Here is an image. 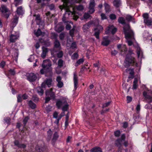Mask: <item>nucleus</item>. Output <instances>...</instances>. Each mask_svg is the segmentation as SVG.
<instances>
[{"label":"nucleus","instance_id":"obj_30","mask_svg":"<svg viewBox=\"0 0 152 152\" xmlns=\"http://www.w3.org/2000/svg\"><path fill=\"white\" fill-rule=\"evenodd\" d=\"M138 79L137 78H135L133 82V89H136L137 86V83Z\"/></svg>","mask_w":152,"mask_h":152},{"label":"nucleus","instance_id":"obj_24","mask_svg":"<svg viewBox=\"0 0 152 152\" xmlns=\"http://www.w3.org/2000/svg\"><path fill=\"white\" fill-rule=\"evenodd\" d=\"M90 151L91 152H102L101 148L99 147H96L92 148Z\"/></svg>","mask_w":152,"mask_h":152},{"label":"nucleus","instance_id":"obj_40","mask_svg":"<svg viewBox=\"0 0 152 152\" xmlns=\"http://www.w3.org/2000/svg\"><path fill=\"white\" fill-rule=\"evenodd\" d=\"M104 6L105 8V10L106 12H108L110 10V6L107 3H105L104 4Z\"/></svg>","mask_w":152,"mask_h":152},{"label":"nucleus","instance_id":"obj_31","mask_svg":"<svg viewBox=\"0 0 152 152\" xmlns=\"http://www.w3.org/2000/svg\"><path fill=\"white\" fill-rule=\"evenodd\" d=\"M84 61V60L83 58H81L79 59L75 63V66H77L79 65L80 64L82 63L83 61Z\"/></svg>","mask_w":152,"mask_h":152},{"label":"nucleus","instance_id":"obj_50","mask_svg":"<svg viewBox=\"0 0 152 152\" xmlns=\"http://www.w3.org/2000/svg\"><path fill=\"white\" fill-rule=\"evenodd\" d=\"M110 18L111 20H114L116 18V15L114 14H112L110 15Z\"/></svg>","mask_w":152,"mask_h":152},{"label":"nucleus","instance_id":"obj_47","mask_svg":"<svg viewBox=\"0 0 152 152\" xmlns=\"http://www.w3.org/2000/svg\"><path fill=\"white\" fill-rule=\"evenodd\" d=\"M32 99L34 102H37L39 100V99L36 95H34L32 97Z\"/></svg>","mask_w":152,"mask_h":152},{"label":"nucleus","instance_id":"obj_35","mask_svg":"<svg viewBox=\"0 0 152 152\" xmlns=\"http://www.w3.org/2000/svg\"><path fill=\"white\" fill-rule=\"evenodd\" d=\"M78 57V54L77 53H75L71 56V58L72 59H76Z\"/></svg>","mask_w":152,"mask_h":152},{"label":"nucleus","instance_id":"obj_62","mask_svg":"<svg viewBox=\"0 0 152 152\" xmlns=\"http://www.w3.org/2000/svg\"><path fill=\"white\" fill-rule=\"evenodd\" d=\"M101 19L102 20H104L106 19L107 18L106 17L105 15L103 13H102L101 15Z\"/></svg>","mask_w":152,"mask_h":152},{"label":"nucleus","instance_id":"obj_1","mask_svg":"<svg viewBox=\"0 0 152 152\" xmlns=\"http://www.w3.org/2000/svg\"><path fill=\"white\" fill-rule=\"evenodd\" d=\"M63 2V9L65 10V13L62 18V20L64 23L67 22L66 19L70 17H73V18L75 20H77L78 17L76 15L77 13L76 11H80L82 10L84 7L81 5H74L73 6L72 4L73 2H79L81 0H61Z\"/></svg>","mask_w":152,"mask_h":152},{"label":"nucleus","instance_id":"obj_60","mask_svg":"<svg viewBox=\"0 0 152 152\" xmlns=\"http://www.w3.org/2000/svg\"><path fill=\"white\" fill-rule=\"evenodd\" d=\"M52 107L50 105H48L46 107V110L48 112L50 111L51 110Z\"/></svg>","mask_w":152,"mask_h":152},{"label":"nucleus","instance_id":"obj_12","mask_svg":"<svg viewBox=\"0 0 152 152\" xmlns=\"http://www.w3.org/2000/svg\"><path fill=\"white\" fill-rule=\"evenodd\" d=\"M37 74L34 73H30L26 74L27 80L30 82L35 81L37 78Z\"/></svg>","mask_w":152,"mask_h":152},{"label":"nucleus","instance_id":"obj_55","mask_svg":"<svg viewBox=\"0 0 152 152\" xmlns=\"http://www.w3.org/2000/svg\"><path fill=\"white\" fill-rule=\"evenodd\" d=\"M29 119L28 117H26L24 118L23 121L24 125H26Z\"/></svg>","mask_w":152,"mask_h":152},{"label":"nucleus","instance_id":"obj_16","mask_svg":"<svg viewBox=\"0 0 152 152\" xmlns=\"http://www.w3.org/2000/svg\"><path fill=\"white\" fill-rule=\"evenodd\" d=\"M95 5V4L94 0H90L89 2V6L88 12L89 13L91 14L95 11L94 7Z\"/></svg>","mask_w":152,"mask_h":152},{"label":"nucleus","instance_id":"obj_23","mask_svg":"<svg viewBox=\"0 0 152 152\" xmlns=\"http://www.w3.org/2000/svg\"><path fill=\"white\" fill-rule=\"evenodd\" d=\"M42 53L41 54V57L43 58L45 57L47 53H48V48H42Z\"/></svg>","mask_w":152,"mask_h":152},{"label":"nucleus","instance_id":"obj_58","mask_svg":"<svg viewBox=\"0 0 152 152\" xmlns=\"http://www.w3.org/2000/svg\"><path fill=\"white\" fill-rule=\"evenodd\" d=\"M110 102H107L103 104L102 106L103 107H105L108 106L110 105Z\"/></svg>","mask_w":152,"mask_h":152},{"label":"nucleus","instance_id":"obj_11","mask_svg":"<svg viewBox=\"0 0 152 152\" xmlns=\"http://www.w3.org/2000/svg\"><path fill=\"white\" fill-rule=\"evenodd\" d=\"M142 16L144 18V22L148 26H150L151 25L152 19L151 18L149 17L148 13H144Z\"/></svg>","mask_w":152,"mask_h":152},{"label":"nucleus","instance_id":"obj_53","mask_svg":"<svg viewBox=\"0 0 152 152\" xmlns=\"http://www.w3.org/2000/svg\"><path fill=\"white\" fill-rule=\"evenodd\" d=\"M48 6L49 9L51 10H54L55 8L54 5L53 4L49 5Z\"/></svg>","mask_w":152,"mask_h":152},{"label":"nucleus","instance_id":"obj_25","mask_svg":"<svg viewBox=\"0 0 152 152\" xmlns=\"http://www.w3.org/2000/svg\"><path fill=\"white\" fill-rule=\"evenodd\" d=\"M64 26L60 25H57L55 26L56 30L58 32H60L64 29Z\"/></svg>","mask_w":152,"mask_h":152},{"label":"nucleus","instance_id":"obj_14","mask_svg":"<svg viewBox=\"0 0 152 152\" xmlns=\"http://www.w3.org/2000/svg\"><path fill=\"white\" fill-rule=\"evenodd\" d=\"M117 29L113 25H110L107 28L105 31L106 34H108L110 33L113 34L116 31Z\"/></svg>","mask_w":152,"mask_h":152},{"label":"nucleus","instance_id":"obj_17","mask_svg":"<svg viewBox=\"0 0 152 152\" xmlns=\"http://www.w3.org/2000/svg\"><path fill=\"white\" fill-rule=\"evenodd\" d=\"M53 80L52 78H49L47 79L42 84V87L43 88H45V85H47L48 87H50L52 85Z\"/></svg>","mask_w":152,"mask_h":152},{"label":"nucleus","instance_id":"obj_36","mask_svg":"<svg viewBox=\"0 0 152 152\" xmlns=\"http://www.w3.org/2000/svg\"><path fill=\"white\" fill-rule=\"evenodd\" d=\"M42 32L40 29H38L37 31H34V34L37 37H38L42 34Z\"/></svg>","mask_w":152,"mask_h":152},{"label":"nucleus","instance_id":"obj_22","mask_svg":"<svg viewBox=\"0 0 152 152\" xmlns=\"http://www.w3.org/2000/svg\"><path fill=\"white\" fill-rule=\"evenodd\" d=\"M42 88H43L42 86H39L36 88V90L37 93L40 96H42L44 93V90L42 89Z\"/></svg>","mask_w":152,"mask_h":152},{"label":"nucleus","instance_id":"obj_10","mask_svg":"<svg viewBox=\"0 0 152 152\" xmlns=\"http://www.w3.org/2000/svg\"><path fill=\"white\" fill-rule=\"evenodd\" d=\"M1 12L4 15L5 17L8 18L10 15L9 10L7 8L6 6L4 5H1Z\"/></svg>","mask_w":152,"mask_h":152},{"label":"nucleus","instance_id":"obj_18","mask_svg":"<svg viewBox=\"0 0 152 152\" xmlns=\"http://www.w3.org/2000/svg\"><path fill=\"white\" fill-rule=\"evenodd\" d=\"M95 25L94 22V21H91L84 25L83 27L84 30H86L89 29L91 25Z\"/></svg>","mask_w":152,"mask_h":152},{"label":"nucleus","instance_id":"obj_28","mask_svg":"<svg viewBox=\"0 0 152 152\" xmlns=\"http://www.w3.org/2000/svg\"><path fill=\"white\" fill-rule=\"evenodd\" d=\"M14 144L15 145L19 147L24 148L26 147V146L24 144H20L18 141V140H15L14 142Z\"/></svg>","mask_w":152,"mask_h":152},{"label":"nucleus","instance_id":"obj_13","mask_svg":"<svg viewBox=\"0 0 152 152\" xmlns=\"http://www.w3.org/2000/svg\"><path fill=\"white\" fill-rule=\"evenodd\" d=\"M19 37V33L18 32H15L13 33L12 31L10 37V40L11 42H15L18 39Z\"/></svg>","mask_w":152,"mask_h":152},{"label":"nucleus","instance_id":"obj_32","mask_svg":"<svg viewBox=\"0 0 152 152\" xmlns=\"http://www.w3.org/2000/svg\"><path fill=\"white\" fill-rule=\"evenodd\" d=\"M114 5L116 7H119L121 4L120 0H114L113 2Z\"/></svg>","mask_w":152,"mask_h":152},{"label":"nucleus","instance_id":"obj_29","mask_svg":"<svg viewBox=\"0 0 152 152\" xmlns=\"http://www.w3.org/2000/svg\"><path fill=\"white\" fill-rule=\"evenodd\" d=\"M23 1V0H14V4L16 7L21 4Z\"/></svg>","mask_w":152,"mask_h":152},{"label":"nucleus","instance_id":"obj_59","mask_svg":"<svg viewBox=\"0 0 152 152\" xmlns=\"http://www.w3.org/2000/svg\"><path fill=\"white\" fill-rule=\"evenodd\" d=\"M118 51L115 50H112L111 52V54L113 56H115L117 54Z\"/></svg>","mask_w":152,"mask_h":152},{"label":"nucleus","instance_id":"obj_41","mask_svg":"<svg viewBox=\"0 0 152 152\" xmlns=\"http://www.w3.org/2000/svg\"><path fill=\"white\" fill-rule=\"evenodd\" d=\"M10 119L9 117H7L5 118L4 119V123L8 124H10Z\"/></svg>","mask_w":152,"mask_h":152},{"label":"nucleus","instance_id":"obj_15","mask_svg":"<svg viewBox=\"0 0 152 152\" xmlns=\"http://www.w3.org/2000/svg\"><path fill=\"white\" fill-rule=\"evenodd\" d=\"M143 95L148 102L150 103L152 102V91H150V93H147L146 91H144L143 93Z\"/></svg>","mask_w":152,"mask_h":152},{"label":"nucleus","instance_id":"obj_37","mask_svg":"<svg viewBox=\"0 0 152 152\" xmlns=\"http://www.w3.org/2000/svg\"><path fill=\"white\" fill-rule=\"evenodd\" d=\"M63 61L61 59L59 60L58 61V67H61L63 65Z\"/></svg>","mask_w":152,"mask_h":152},{"label":"nucleus","instance_id":"obj_43","mask_svg":"<svg viewBox=\"0 0 152 152\" xmlns=\"http://www.w3.org/2000/svg\"><path fill=\"white\" fill-rule=\"evenodd\" d=\"M126 19L129 21H132L133 19V17L130 15H126Z\"/></svg>","mask_w":152,"mask_h":152},{"label":"nucleus","instance_id":"obj_26","mask_svg":"<svg viewBox=\"0 0 152 152\" xmlns=\"http://www.w3.org/2000/svg\"><path fill=\"white\" fill-rule=\"evenodd\" d=\"M28 104L29 107L32 109H34L36 108V105L31 100L28 101Z\"/></svg>","mask_w":152,"mask_h":152},{"label":"nucleus","instance_id":"obj_39","mask_svg":"<svg viewBox=\"0 0 152 152\" xmlns=\"http://www.w3.org/2000/svg\"><path fill=\"white\" fill-rule=\"evenodd\" d=\"M93 53L91 52V50L89 49L87 50V52L86 53V56L88 58H89V56L91 55Z\"/></svg>","mask_w":152,"mask_h":152},{"label":"nucleus","instance_id":"obj_19","mask_svg":"<svg viewBox=\"0 0 152 152\" xmlns=\"http://www.w3.org/2000/svg\"><path fill=\"white\" fill-rule=\"evenodd\" d=\"M73 80L74 83V89L75 90H76L78 85V79L77 77L76 73L75 72L74 73Z\"/></svg>","mask_w":152,"mask_h":152},{"label":"nucleus","instance_id":"obj_27","mask_svg":"<svg viewBox=\"0 0 152 152\" xmlns=\"http://www.w3.org/2000/svg\"><path fill=\"white\" fill-rule=\"evenodd\" d=\"M18 17L16 16L13 19L12 21V24L15 26H16L18 23Z\"/></svg>","mask_w":152,"mask_h":152},{"label":"nucleus","instance_id":"obj_7","mask_svg":"<svg viewBox=\"0 0 152 152\" xmlns=\"http://www.w3.org/2000/svg\"><path fill=\"white\" fill-rule=\"evenodd\" d=\"M95 26H96V27L94 29L95 32L94 35L96 38L99 39V34L100 32L103 30V27L101 26L98 25L99 20L98 19L95 20L94 21Z\"/></svg>","mask_w":152,"mask_h":152},{"label":"nucleus","instance_id":"obj_33","mask_svg":"<svg viewBox=\"0 0 152 152\" xmlns=\"http://www.w3.org/2000/svg\"><path fill=\"white\" fill-rule=\"evenodd\" d=\"M118 21L119 23L122 24H125V20L124 18L122 17H120L119 18Z\"/></svg>","mask_w":152,"mask_h":152},{"label":"nucleus","instance_id":"obj_56","mask_svg":"<svg viewBox=\"0 0 152 152\" xmlns=\"http://www.w3.org/2000/svg\"><path fill=\"white\" fill-rule=\"evenodd\" d=\"M120 134V132L119 130H118L115 132H114L115 135L116 137H118Z\"/></svg>","mask_w":152,"mask_h":152},{"label":"nucleus","instance_id":"obj_2","mask_svg":"<svg viewBox=\"0 0 152 152\" xmlns=\"http://www.w3.org/2000/svg\"><path fill=\"white\" fill-rule=\"evenodd\" d=\"M121 50V54L122 55H126L124 65L125 67H128L131 64L135 62L134 54L130 48H119Z\"/></svg>","mask_w":152,"mask_h":152},{"label":"nucleus","instance_id":"obj_61","mask_svg":"<svg viewBox=\"0 0 152 152\" xmlns=\"http://www.w3.org/2000/svg\"><path fill=\"white\" fill-rule=\"evenodd\" d=\"M58 136L57 132H56L53 135V139L56 140L58 137Z\"/></svg>","mask_w":152,"mask_h":152},{"label":"nucleus","instance_id":"obj_20","mask_svg":"<svg viewBox=\"0 0 152 152\" xmlns=\"http://www.w3.org/2000/svg\"><path fill=\"white\" fill-rule=\"evenodd\" d=\"M126 73L130 74L129 78L132 79L134 77V71L133 69H127L126 70Z\"/></svg>","mask_w":152,"mask_h":152},{"label":"nucleus","instance_id":"obj_8","mask_svg":"<svg viewBox=\"0 0 152 152\" xmlns=\"http://www.w3.org/2000/svg\"><path fill=\"white\" fill-rule=\"evenodd\" d=\"M125 139V135L123 134L121 136V139H118L116 140L115 142L116 145L119 147V148L120 149V147L122 143H124V144L126 147L128 145V143L127 142H124Z\"/></svg>","mask_w":152,"mask_h":152},{"label":"nucleus","instance_id":"obj_38","mask_svg":"<svg viewBox=\"0 0 152 152\" xmlns=\"http://www.w3.org/2000/svg\"><path fill=\"white\" fill-rule=\"evenodd\" d=\"M28 60L29 62H33L35 60L34 56L33 55H31Z\"/></svg>","mask_w":152,"mask_h":152},{"label":"nucleus","instance_id":"obj_45","mask_svg":"<svg viewBox=\"0 0 152 152\" xmlns=\"http://www.w3.org/2000/svg\"><path fill=\"white\" fill-rule=\"evenodd\" d=\"M17 100L18 102H20L22 101V95L21 94H19L17 96Z\"/></svg>","mask_w":152,"mask_h":152},{"label":"nucleus","instance_id":"obj_49","mask_svg":"<svg viewBox=\"0 0 152 152\" xmlns=\"http://www.w3.org/2000/svg\"><path fill=\"white\" fill-rule=\"evenodd\" d=\"M63 53L62 51H60L57 53V55L58 57L61 58L63 56Z\"/></svg>","mask_w":152,"mask_h":152},{"label":"nucleus","instance_id":"obj_44","mask_svg":"<svg viewBox=\"0 0 152 152\" xmlns=\"http://www.w3.org/2000/svg\"><path fill=\"white\" fill-rule=\"evenodd\" d=\"M9 73L10 75H14L15 74V71L14 69H10L9 70Z\"/></svg>","mask_w":152,"mask_h":152},{"label":"nucleus","instance_id":"obj_5","mask_svg":"<svg viewBox=\"0 0 152 152\" xmlns=\"http://www.w3.org/2000/svg\"><path fill=\"white\" fill-rule=\"evenodd\" d=\"M124 31L125 34V37L127 39H134V33L129 28L128 25H126L124 28Z\"/></svg>","mask_w":152,"mask_h":152},{"label":"nucleus","instance_id":"obj_4","mask_svg":"<svg viewBox=\"0 0 152 152\" xmlns=\"http://www.w3.org/2000/svg\"><path fill=\"white\" fill-rule=\"evenodd\" d=\"M51 64L49 60H45L43 61L42 65V69L40 72L41 74H43L46 72H50L51 71Z\"/></svg>","mask_w":152,"mask_h":152},{"label":"nucleus","instance_id":"obj_34","mask_svg":"<svg viewBox=\"0 0 152 152\" xmlns=\"http://www.w3.org/2000/svg\"><path fill=\"white\" fill-rule=\"evenodd\" d=\"M16 12L18 15H20L21 14L22 12V7L20 6L18 7L17 9Z\"/></svg>","mask_w":152,"mask_h":152},{"label":"nucleus","instance_id":"obj_63","mask_svg":"<svg viewBox=\"0 0 152 152\" xmlns=\"http://www.w3.org/2000/svg\"><path fill=\"white\" fill-rule=\"evenodd\" d=\"M5 64V62L4 61H2L0 63V67H4Z\"/></svg>","mask_w":152,"mask_h":152},{"label":"nucleus","instance_id":"obj_3","mask_svg":"<svg viewBox=\"0 0 152 152\" xmlns=\"http://www.w3.org/2000/svg\"><path fill=\"white\" fill-rule=\"evenodd\" d=\"M68 99L66 97H61L60 99L57 100L56 105L58 108L62 107V110L63 111L61 114L65 115L64 112L67 111L69 105L67 103Z\"/></svg>","mask_w":152,"mask_h":152},{"label":"nucleus","instance_id":"obj_6","mask_svg":"<svg viewBox=\"0 0 152 152\" xmlns=\"http://www.w3.org/2000/svg\"><path fill=\"white\" fill-rule=\"evenodd\" d=\"M55 89L53 91L52 89L50 90H47L46 91L45 94L46 97L45 98V103L48 102L51 99H55V95L54 93Z\"/></svg>","mask_w":152,"mask_h":152},{"label":"nucleus","instance_id":"obj_42","mask_svg":"<svg viewBox=\"0 0 152 152\" xmlns=\"http://www.w3.org/2000/svg\"><path fill=\"white\" fill-rule=\"evenodd\" d=\"M54 46L55 48H58L60 46L59 42L57 40H56L54 42Z\"/></svg>","mask_w":152,"mask_h":152},{"label":"nucleus","instance_id":"obj_9","mask_svg":"<svg viewBox=\"0 0 152 152\" xmlns=\"http://www.w3.org/2000/svg\"><path fill=\"white\" fill-rule=\"evenodd\" d=\"M137 53L138 57L139 59L140 60V62L136 63L135 65L138 68L140 69L141 64V59L143 58V53L142 51L140 49V48H137Z\"/></svg>","mask_w":152,"mask_h":152},{"label":"nucleus","instance_id":"obj_48","mask_svg":"<svg viewBox=\"0 0 152 152\" xmlns=\"http://www.w3.org/2000/svg\"><path fill=\"white\" fill-rule=\"evenodd\" d=\"M56 48H52V49H51V53L52 55L54 56L55 54V53L57 52L56 51Z\"/></svg>","mask_w":152,"mask_h":152},{"label":"nucleus","instance_id":"obj_64","mask_svg":"<svg viewBox=\"0 0 152 152\" xmlns=\"http://www.w3.org/2000/svg\"><path fill=\"white\" fill-rule=\"evenodd\" d=\"M136 110L137 113L139 112L140 110V104L137 105L136 107Z\"/></svg>","mask_w":152,"mask_h":152},{"label":"nucleus","instance_id":"obj_57","mask_svg":"<svg viewBox=\"0 0 152 152\" xmlns=\"http://www.w3.org/2000/svg\"><path fill=\"white\" fill-rule=\"evenodd\" d=\"M75 31V29L74 28H73L71 30L69 31V33L70 35L72 37L74 36V32Z\"/></svg>","mask_w":152,"mask_h":152},{"label":"nucleus","instance_id":"obj_21","mask_svg":"<svg viewBox=\"0 0 152 152\" xmlns=\"http://www.w3.org/2000/svg\"><path fill=\"white\" fill-rule=\"evenodd\" d=\"M110 42V41L108 39V37H103L101 44L103 45L106 46L109 44Z\"/></svg>","mask_w":152,"mask_h":152},{"label":"nucleus","instance_id":"obj_52","mask_svg":"<svg viewBox=\"0 0 152 152\" xmlns=\"http://www.w3.org/2000/svg\"><path fill=\"white\" fill-rule=\"evenodd\" d=\"M58 87L59 88H61L63 86V83L62 82H59L57 84Z\"/></svg>","mask_w":152,"mask_h":152},{"label":"nucleus","instance_id":"obj_54","mask_svg":"<svg viewBox=\"0 0 152 152\" xmlns=\"http://www.w3.org/2000/svg\"><path fill=\"white\" fill-rule=\"evenodd\" d=\"M132 98L131 96H127V101L128 103H129L131 102Z\"/></svg>","mask_w":152,"mask_h":152},{"label":"nucleus","instance_id":"obj_46","mask_svg":"<svg viewBox=\"0 0 152 152\" xmlns=\"http://www.w3.org/2000/svg\"><path fill=\"white\" fill-rule=\"evenodd\" d=\"M89 14H90V13H89V12H88V13H85L83 15V17L84 18L87 19L88 18H89L90 17V16L89 15Z\"/></svg>","mask_w":152,"mask_h":152},{"label":"nucleus","instance_id":"obj_51","mask_svg":"<svg viewBox=\"0 0 152 152\" xmlns=\"http://www.w3.org/2000/svg\"><path fill=\"white\" fill-rule=\"evenodd\" d=\"M58 113L57 112H55L53 114V118H58Z\"/></svg>","mask_w":152,"mask_h":152}]
</instances>
